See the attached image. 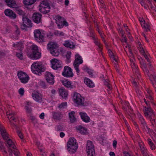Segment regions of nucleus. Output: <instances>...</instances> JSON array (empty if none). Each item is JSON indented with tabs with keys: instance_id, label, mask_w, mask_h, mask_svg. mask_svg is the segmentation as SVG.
<instances>
[{
	"instance_id": "51",
	"label": "nucleus",
	"mask_w": 156,
	"mask_h": 156,
	"mask_svg": "<svg viewBox=\"0 0 156 156\" xmlns=\"http://www.w3.org/2000/svg\"><path fill=\"white\" fill-rule=\"evenodd\" d=\"M22 45V43L21 42H17L16 44H14L13 46V47H16V46L17 47H21Z\"/></svg>"
},
{
	"instance_id": "32",
	"label": "nucleus",
	"mask_w": 156,
	"mask_h": 156,
	"mask_svg": "<svg viewBox=\"0 0 156 156\" xmlns=\"http://www.w3.org/2000/svg\"><path fill=\"white\" fill-rule=\"evenodd\" d=\"M75 114L74 111H72L69 113L70 121L71 123H73L76 121V119L74 115Z\"/></svg>"
},
{
	"instance_id": "62",
	"label": "nucleus",
	"mask_w": 156,
	"mask_h": 156,
	"mask_svg": "<svg viewBox=\"0 0 156 156\" xmlns=\"http://www.w3.org/2000/svg\"><path fill=\"white\" fill-rule=\"evenodd\" d=\"M94 42L96 45L98 46V47L99 48H101V46L100 45L99 43V42L98 41L96 40L94 41Z\"/></svg>"
},
{
	"instance_id": "37",
	"label": "nucleus",
	"mask_w": 156,
	"mask_h": 156,
	"mask_svg": "<svg viewBox=\"0 0 156 156\" xmlns=\"http://www.w3.org/2000/svg\"><path fill=\"white\" fill-rule=\"evenodd\" d=\"M83 69L84 70H86V71L89 75L90 76L92 77L93 76V73L94 72V70L90 69L87 67H84L83 68Z\"/></svg>"
},
{
	"instance_id": "60",
	"label": "nucleus",
	"mask_w": 156,
	"mask_h": 156,
	"mask_svg": "<svg viewBox=\"0 0 156 156\" xmlns=\"http://www.w3.org/2000/svg\"><path fill=\"white\" fill-rule=\"evenodd\" d=\"M139 21L140 22L141 24V23H144L145 22L143 18H141L140 17H139Z\"/></svg>"
},
{
	"instance_id": "33",
	"label": "nucleus",
	"mask_w": 156,
	"mask_h": 156,
	"mask_svg": "<svg viewBox=\"0 0 156 156\" xmlns=\"http://www.w3.org/2000/svg\"><path fill=\"white\" fill-rule=\"evenodd\" d=\"M9 154L10 155H12V153H13L15 156H19L20 152L15 147L14 149H12V150H9Z\"/></svg>"
},
{
	"instance_id": "36",
	"label": "nucleus",
	"mask_w": 156,
	"mask_h": 156,
	"mask_svg": "<svg viewBox=\"0 0 156 156\" xmlns=\"http://www.w3.org/2000/svg\"><path fill=\"white\" fill-rule=\"evenodd\" d=\"M51 53L53 56H58L59 55V52L58 48L51 50Z\"/></svg>"
},
{
	"instance_id": "13",
	"label": "nucleus",
	"mask_w": 156,
	"mask_h": 156,
	"mask_svg": "<svg viewBox=\"0 0 156 156\" xmlns=\"http://www.w3.org/2000/svg\"><path fill=\"white\" fill-rule=\"evenodd\" d=\"M7 116L9 120L11 125L15 126V124L12 121L16 122L18 120V119L15 116V113L13 112H6Z\"/></svg>"
},
{
	"instance_id": "9",
	"label": "nucleus",
	"mask_w": 156,
	"mask_h": 156,
	"mask_svg": "<svg viewBox=\"0 0 156 156\" xmlns=\"http://www.w3.org/2000/svg\"><path fill=\"white\" fill-rule=\"evenodd\" d=\"M17 76L21 82L23 83H27L29 80V77L25 73L20 71L18 72Z\"/></svg>"
},
{
	"instance_id": "26",
	"label": "nucleus",
	"mask_w": 156,
	"mask_h": 156,
	"mask_svg": "<svg viewBox=\"0 0 156 156\" xmlns=\"http://www.w3.org/2000/svg\"><path fill=\"white\" fill-rule=\"evenodd\" d=\"M50 51L51 50L58 48V47L56 42H49L47 45Z\"/></svg>"
},
{
	"instance_id": "52",
	"label": "nucleus",
	"mask_w": 156,
	"mask_h": 156,
	"mask_svg": "<svg viewBox=\"0 0 156 156\" xmlns=\"http://www.w3.org/2000/svg\"><path fill=\"white\" fill-rule=\"evenodd\" d=\"M64 130L63 127L61 125H58L57 127V130L58 131H62Z\"/></svg>"
},
{
	"instance_id": "35",
	"label": "nucleus",
	"mask_w": 156,
	"mask_h": 156,
	"mask_svg": "<svg viewBox=\"0 0 156 156\" xmlns=\"http://www.w3.org/2000/svg\"><path fill=\"white\" fill-rule=\"evenodd\" d=\"M138 59L139 61V63L140 64L141 68L143 69V67H146V66H147V65L145 63V60L141 57L138 58Z\"/></svg>"
},
{
	"instance_id": "4",
	"label": "nucleus",
	"mask_w": 156,
	"mask_h": 156,
	"mask_svg": "<svg viewBox=\"0 0 156 156\" xmlns=\"http://www.w3.org/2000/svg\"><path fill=\"white\" fill-rule=\"evenodd\" d=\"M39 10L43 13L46 14L50 11V7L47 0H43L40 2Z\"/></svg>"
},
{
	"instance_id": "6",
	"label": "nucleus",
	"mask_w": 156,
	"mask_h": 156,
	"mask_svg": "<svg viewBox=\"0 0 156 156\" xmlns=\"http://www.w3.org/2000/svg\"><path fill=\"white\" fill-rule=\"evenodd\" d=\"M55 23L59 28H62L64 26L67 27L69 26L66 20L59 15L55 16Z\"/></svg>"
},
{
	"instance_id": "15",
	"label": "nucleus",
	"mask_w": 156,
	"mask_h": 156,
	"mask_svg": "<svg viewBox=\"0 0 156 156\" xmlns=\"http://www.w3.org/2000/svg\"><path fill=\"white\" fill-rule=\"evenodd\" d=\"M54 76L50 73L47 72L45 75V78L48 83L52 85L54 83Z\"/></svg>"
},
{
	"instance_id": "14",
	"label": "nucleus",
	"mask_w": 156,
	"mask_h": 156,
	"mask_svg": "<svg viewBox=\"0 0 156 156\" xmlns=\"http://www.w3.org/2000/svg\"><path fill=\"white\" fill-rule=\"evenodd\" d=\"M34 99L36 101L41 103L42 101V98L41 95L37 91H34L32 95Z\"/></svg>"
},
{
	"instance_id": "59",
	"label": "nucleus",
	"mask_w": 156,
	"mask_h": 156,
	"mask_svg": "<svg viewBox=\"0 0 156 156\" xmlns=\"http://www.w3.org/2000/svg\"><path fill=\"white\" fill-rule=\"evenodd\" d=\"M117 144V141L115 140H114V141H113V147L115 148H116V147Z\"/></svg>"
},
{
	"instance_id": "58",
	"label": "nucleus",
	"mask_w": 156,
	"mask_h": 156,
	"mask_svg": "<svg viewBox=\"0 0 156 156\" xmlns=\"http://www.w3.org/2000/svg\"><path fill=\"white\" fill-rule=\"evenodd\" d=\"M143 55L144 56V57L147 60V62H149V61H150L149 58L148 57L147 55H146V53H144Z\"/></svg>"
},
{
	"instance_id": "40",
	"label": "nucleus",
	"mask_w": 156,
	"mask_h": 156,
	"mask_svg": "<svg viewBox=\"0 0 156 156\" xmlns=\"http://www.w3.org/2000/svg\"><path fill=\"white\" fill-rule=\"evenodd\" d=\"M138 48L142 54V55H143L144 53H146L143 46L141 45H139Z\"/></svg>"
},
{
	"instance_id": "55",
	"label": "nucleus",
	"mask_w": 156,
	"mask_h": 156,
	"mask_svg": "<svg viewBox=\"0 0 156 156\" xmlns=\"http://www.w3.org/2000/svg\"><path fill=\"white\" fill-rule=\"evenodd\" d=\"M140 3H141V5L142 6H144V8L145 9L147 8V6H148L147 5H146L144 2V1H142L141 2H140Z\"/></svg>"
},
{
	"instance_id": "23",
	"label": "nucleus",
	"mask_w": 156,
	"mask_h": 156,
	"mask_svg": "<svg viewBox=\"0 0 156 156\" xmlns=\"http://www.w3.org/2000/svg\"><path fill=\"white\" fill-rule=\"evenodd\" d=\"M7 140V144L8 145L7 146L9 150H12V149H14L16 147L14 144L12 142L11 140L10 139H8Z\"/></svg>"
},
{
	"instance_id": "44",
	"label": "nucleus",
	"mask_w": 156,
	"mask_h": 156,
	"mask_svg": "<svg viewBox=\"0 0 156 156\" xmlns=\"http://www.w3.org/2000/svg\"><path fill=\"white\" fill-rule=\"evenodd\" d=\"M25 108L27 112L29 114L31 113L32 110L30 106L26 105L25 106Z\"/></svg>"
},
{
	"instance_id": "53",
	"label": "nucleus",
	"mask_w": 156,
	"mask_h": 156,
	"mask_svg": "<svg viewBox=\"0 0 156 156\" xmlns=\"http://www.w3.org/2000/svg\"><path fill=\"white\" fill-rule=\"evenodd\" d=\"M131 65L132 69L136 68H137L138 67L136 65L135 63L133 62H131Z\"/></svg>"
},
{
	"instance_id": "56",
	"label": "nucleus",
	"mask_w": 156,
	"mask_h": 156,
	"mask_svg": "<svg viewBox=\"0 0 156 156\" xmlns=\"http://www.w3.org/2000/svg\"><path fill=\"white\" fill-rule=\"evenodd\" d=\"M133 72H135L137 74H139V69L138 68H136L133 69Z\"/></svg>"
},
{
	"instance_id": "22",
	"label": "nucleus",
	"mask_w": 156,
	"mask_h": 156,
	"mask_svg": "<svg viewBox=\"0 0 156 156\" xmlns=\"http://www.w3.org/2000/svg\"><path fill=\"white\" fill-rule=\"evenodd\" d=\"M80 115L82 120L86 122H89L90 121V119L89 116L87 115L86 113L80 112Z\"/></svg>"
},
{
	"instance_id": "17",
	"label": "nucleus",
	"mask_w": 156,
	"mask_h": 156,
	"mask_svg": "<svg viewBox=\"0 0 156 156\" xmlns=\"http://www.w3.org/2000/svg\"><path fill=\"white\" fill-rule=\"evenodd\" d=\"M5 14L12 19H15L16 17V14L10 9H6L4 12Z\"/></svg>"
},
{
	"instance_id": "64",
	"label": "nucleus",
	"mask_w": 156,
	"mask_h": 156,
	"mask_svg": "<svg viewBox=\"0 0 156 156\" xmlns=\"http://www.w3.org/2000/svg\"><path fill=\"white\" fill-rule=\"evenodd\" d=\"M125 154V156H131L130 154L128 152H126V151L124 152Z\"/></svg>"
},
{
	"instance_id": "5",
	"label": "nucleus",
	"mask_w": 156,
	"mask_h": 156,
	"mask_svg": "<svg viewBox=\"0 0 156 156\" xmlns=\"http://www.w3.org/2000/svg\"><path fill=\"white\" fill-rule=\"evenodd\" d=\"M73 99L74 102L78 105L83 106L87 105V103L84 102V99L79 93H75L73 95Z\"/></svg>"
},
{
	"instance_id": "21",
	"label": "nucleus",
	"mask_w": 156,
	"mask_h": 156,
	"mask_svg": "<svg viewBox=\"0 0 156 156\" xmlns=\"http://www.w3.org/2000/svg\"><path fill=\"white\" fill-rule=\"evenodd\" d=\"M139 145L140 148L141 152L144 156H148L147 153V149L144 147V144L143 142L139 143Z\"/></svg>"
},
{
	"instance_id": "42",
	"label": "nucleus",
	"mask_w": 156,
	"mask_h": 156,
	"mask_svg": "<svg viewBox=\"0 0 156 156\" xmlns=\"http://www.w3.org/2000/svg\"><path fill=\"white\" fill-rule=\"evenodd\" d=\"M67 105V103L66 102L62 103L61 104H59L58 106V108H63L64 107H66Z\"/></svg>"
},
{
	"instance_id": "57",
	"label": "nucleus",
	"mask_w": 156,
	"mask_h": 156,
	"mask_svg": "<svg viewBox=\"0 0 156 156\" xmlns=\"http://www.w3.org/2000/svg\"><path fill=\"white\" fill-rule=\"evenodd\" d=\"M17 133L20 139H22L23 138V135L20 131H17Z\"/></svg>"
},
{
	"instance_id": "30",
	"label": "nucleus",
	"mask_w": 156,
	"mask_h": 156,
	"mask_svg": "<svg viewBox=\"0 0 156 156\" xmlns=\"http://www.w3.org/2000/svg\"><path fill=\"white\" fill-rule=\"evenodd\" d=\"M59 94L62 98H65L68 95V92L65 89L61 88L59 90Z\"/></svg>"
},
{
	"instance_id": "31",
	"label": "nucleus",
	"mask_w": 156,
	"mask_h": 156,
	"mask_svg": "<svg viewBox=\"0 0 156 156\" xmlns=\"http://www.w3.org/2000/svg\"><path fill=\"white\" fill-rule=\"evenodd\" d=\"M63 45L66 47L71 48H75V45L73 44V43L69 41H65Z\"/></svg>"
},
{
	"instance_id": "38",
	"label": "nucleus",
	"mask_w": 156,
	"mask_h": 156,
	"mask_svg": "<svg viewBox=\"0 0 156 156\" xmlns=\"http://www.w3.org/2000/svg\"><path fill=\"white\" fill-rule=\"evenodd\" d=\"M16 10L17 11V13L18 14L22 16V18L25 16V13L22 10L20 9L19 8H16Z\"/></svg>"
},
{
	"instance_id": "49",
	"label": "nucleus",
	"mask_w": 156,
	"mask_h": 156,
	"mask_svg": "<svg viewBox=\"0 0 156 156\" xmlns=\"http://www.w3.org/2000/svg\"><path fill=\"white\" fill-rule=\"evenodd\" d=\"M16 56L20 60H22L23 59V55L22 54L17 53H16Z\"/></svg>"
},
{
	"instance_id": "43",
	"label": "nucleus",
	"mask_w": 156,
	"mask_h": 156,
	"mask_svg": "<svg viewBox=\"0 0 156 156\" xmlns=\"http://www.w3.org/2000/svg\"><path fill=\"white\" fill-rule=\"evenodd\" d=\"M141 25L142 27L144 28L145 29L150 30V26L147 24H145V23H141Z\"/></svg>"
},
{
	"instance_id": "46",
	"label": "nucleus",
	"mask_w": 156,
	"mask_h": 156,
	"mask_svg": "<svg viewBox=\"0 0 156 156\" xmlns=\"http://www.w3.org/2000/svg\"><path fill=\"white\" fill-rule=\"evenodd\" d=\"M143 71H144V73L146 75H147L148 76H149V71L147 69V66H146V67H143V68L142 69Z\"/></svg>"
},
{
	"instance_id": "41",
	"label": "nucleus",
	"mask_w": 156,
	"mask_h": 156,
	"mask_svg": "<svg viewBox=\"0 0 156 156\" xmlns=\"http://www.w3.org/2000/svg\"><path fill=\"white\" fill-rule=\"evenodd\" d=\"M27 25L26 23H23V24L21 26V28L22 30H26L28 27H30L29 26H27Z\"/></svg>"
},
{
	"instance_id": "12",
	"label": "nucleus",
	"mask_w": 156,
	"mask_h": 156,
	"mask_svg": "<svg viewBox=\"0 0 156 156\" xmlns=\"http://www.w3.org/2000/svg\"><path fill=\"white\" fill-rule=\"evenodd\" d=\"M62 74L65 77H72L73 76L72 69L68 66L64 67Z\"/></svg>"
},
{
	"instance_id": "48",
	"label": "nucleus",
	"mask_w": 156,
	"mask_h": 156,
	"mask_svg": "<svg viewBox=\"0 0 156 156\" xmlns=\"http://www.w3.org/2000/svg\"><path fill=\"white\" fill-rule=\"evenodd\" d=\"M71 54V53L70 52H69L67 53V54L66 55V57L67 59L68 60V62H70V61H69V60L70 59Z\"/></svg>"
},
{
	"instance_id": "24",
	"label": "nucleus",
	"mask_w": 156,
	"mask_h": 156,
	"mask_svg": "<svg viewBox=\"0 0 156 156\" xmlns=\"http://www.w3.org/2000/svg\"><path fill=\"white\" fill-rule=\"evenodd\" d=\"M84 82L85 84L89 87L92 88L95 86L93 82L88 78H85L84 80Z\"/></svg>"
},
{
	"instance_id": "54",
	"label": "nucleus",
	"mask_w": 156,
	"mask_h": 156,
	"mask_svg": "<svg viewBox=\"0 0 156 156\" xmlns=\"http://www.w3.org/2000/svg\"><path fill=\"white\" fill-rule=\"evenodd\" d=\"M24 90L23 88H21L19 90V93L21 95H23L24 94Z\"/></svg>"
},
{
	"instance_id": "2",
	"label": "nucleus",
	"mask_w": 156,
	"mask_h": 156,
	"mask_svg": "<svg viewBox=\"0 0 156 156\" xmlns=\"http://www.w3.org/2000/svg\"><path fill=\"white\" fill-rule=\"evenodd\" d=\"M31 70L34 73L40 75L41 72H44L45 68L40 62H34L31 66Z\"/></svg>"
},
{
	"instance_id": "10",
	"label": "nucleus",
	"mask_w": 156,
	"mask_h": 156,
	"mask_svg": "<svg viewBox=\"0 0 156 156\" xmlns=\"http://www.w3.org/2000/svg\"><path fill=\"white\" fill-rule=\"evenodd\" d=\"M75 56L76 59L74 61L73 65L76 72L79 73L80 71L78 67L80 64L82 63L83 60L79 54L76 55Z\"/></svg>"
},
{
	"instance_id": "50",
	"label": "nucleus",
	"mask_w": 156,
	"mask_h": 156,
	"mask_svg": "<svg viewBox=\"0 0 156 156\" xmlns=\"http://www.w3.org/2000/svg\"><path fill=\"white\" fill-rule=\"evenodd\" d=\"M118 31L119 33L121 35L122 37H125V35H124V32L122 29H119L118 30Z\"/></svg>"
},
{
	"instance_id": "1",
	"label": "nucleus",
	"mask_w": 156,
	"mask_h": 156,
	"mask_svg": "<svg viewBox=\"0 0 156 156\" xmlns=\"http://www.w3.org/2000/svg\"><path fill=\"white\" fill-rule=\"evenodd\" d=\"M67 145V150L71 154L75 152L78 147L76 140L73 137H71L69 139Z\"/></svg>"
},
{
	"instance_id": "61",
	"label": "nucleus",
	"mask_w": 156,
	"mask_h": 156,
	"mask_svg": "<svg viewBox=\"0 0 156 156\" xmlns=\"http://www.w3.org/2000/svg\"><path fill=\"white\" fill-rule=\"evenodd\" d=\"M44 113L43 112L42 113L39 115L40 118L42 119H43L44 118Z\"/></svg>"
},
{
	"instance_id": "16",
	"label": "nucleus",
	"mask_w": 156,
	"mask_h": 156,
	"mask_svg": "<svg viewBox=\"0 0 156 156\" xmlns=\"http://www.w3.org/2000/svg\"><path fill=\"white\" fill-rule=\"evenodd\" d=\"M41 15L39 13H34L32 18L34 21L37 23H39L41 22Z\"/></svg>"
},
{
	"instance_id": "19",
	"label": "nucleus",
	"mask_w": 156,
	"mask_h": 156,
	"mask_svg": "<svg viewBox=\"0 0 156 156\" xmlns=\"http://www.w3.org/2000/svg\"><path fill=\"white\" fill-rule=\"evenodd\" d=\"M53 118L54 119L59 120L61 119L63 116V114L62 112H52Z\"/></svg>"
},
{
	"instance_id": "63",
	"label": "nucleus",
	"mask_w": 156,
	"mask_h": 156,
	"mask_svg": "<svg viewBox=\"0 0 156 156\" xmlns=\"http://www.w3.org/2000/svg\"><path fill=\"white\" fill-rule=\"evenodd\" d=\"M149 146H150V148H151V149L152 150H153L155 149V146L153 144H151V145H149Z\"/></svg>"
},
{
	"instance_id": "29",
	"label": "nucleus",
	"mask_w": 156,
	"mask_h": 156,
	"mask_svg": "<svg viewBox=\"0 0 156 156\" xmlns=\"http://www.w3.org/2000/svg\"><path fill=\"white\" fill-rule=\"evenodd\" d=\"M22 20L23 23H26L27 25V26H29V27H32V23H31V21L27 17L25 16L22 18Z\"/></svg>"
},
{
	"instance_id": "20",
	"label": "nucleus",
	"mask_w": 156,
	"mask_h": 156,
	"mask_svg": "<svg viewBox=\"0 0 156 156\" xmlns=\"http://www.w3.org/2000/svg\"><path fill=\"white\" fill-rule=\"evenodd\" d=\"M7 4V5L12 8H16L17 6L15 1L14 0H3Z\"/></svg>"
},
{
	"instance_id": "3",
	"label": "nucleus",
	"mask_w": 156,
	"mask_h": 156,
	"mask_svg": "<svg viewBox=\"0 0 156 156\" xmlns=\"http://www.w3.org/2000/svg\"><path fill=\"white\" fill-rule=\"evenodd\" d=\"M32 52L28 54V56L33 59H37L39 58L41 56V53L39 51L38 47L35 45L32 46Z\"/></svg>"
},
{
	"instance_id": "27",
	"label": "nucleus",
	"mask_w": 156,
	"mask_h": 156,
	"mask_svg": "<svg viewBox=\"0 0 156 156\" xmlns=\"http://www.w3.org/2000/svg\"><path fill=\"white\" fill-rule=\"evenodd\" d=\"M139 122L144 127V128L146 127L147 128H148V127L147 126V124L144 118L141 115H140L139 117Z\"/></svg>"
},
{
	"instance_id": "45",
	"label": "nucleus",
	"mask_w": 156,
	"mask_h": 156,
	"mask_svg": "<svg viewBox=\"0 0 156 156\" xmlns=\"http://www.w3.org/2000/svg\"><path fill=\"white\" fill-rule=\"evenodd\" d=\"M147 118L149 119L151 122L155 119V116L154 114H153L150 115V116L147 117Z\"/></svg>"
},
{
	"instance_id": "7",
	"label": "nucleus",
	"mask_w": 156,
	"mask_h": 156,
	"mask_svg": "<svg viewBox=\"0 0 156 156\" xmlns=\"http://www.w3.org/2000/svg\"><path fill=\"white\" fill-rule=\"evenodd\" d=\"M86 147L88 156H95L94 145L91 141L88 140L87 141Z\"/></svg>"
},
{
	"instance_id": "47",
	"label": "nucleus",
	"mask_w": 156,
	"mask_h": 156,
	"mask_svg": "<svg viewBox=\"0 0 156 156\" xmlns=\"http://www.w3.org/2000/svg\"><path fill=\"white\" fill-rule=\"evenodd\" d=\"M14 27L16 29L15 33L16 35L19 34H20L19 29L16 25H14Z\"/></svg>"
},
{
	"instance_id": "11",
	"label": "nucleus",
	"mask_w": 156,
	"mask_h": 156,
	"mask_svg": "<svg viewBox=\"0 0 156 156\" xmlns=\"http://www.w3.org/2000/svg\"><path fill=\"white\" fill-rule=\"evenodd\" d=\"M52 68L54 69L60 70L62 67V63L57 59L53 58L51 60Z\"/></svg>"
},
{
	"instance_id": "34",
	"label": "nucleus",
	"mask_w": 156,
	"mask_h": 156,
	"mask_svg": "<svg viewBox=\"0 0 156 156\" xmlns=\"http://www.w3.org/2000/svg\"><path fill=\"white\" fill-rule=\"evenodd\" d=\"M63 84L66 87L68 88H73V86L71 85V83L69 81L66 80L62 82Z\"/></svg>"
},
{
	"instance_id": "25",
	"label": "nucleus",
	"mask_w": 156,
	"mask_h": 156,
	"mask_svg": "<svg viewBox=\"0 0 156 156\" xmlns=\"http://www.w3.org/2000/svg\"><path fill=\"white\" fill-rule=\"evenodd\" d=\"M76 128L78 132H79L82 134L86 135L87 133V129L81 126H76Z\"/></svg>"
},
{
	"instance_id": "28",
	"label": "nucleus",
	"mask_w": 156,
	"mask_h": 156,
	"mask_svg": "<svg viewBox=\"0 0 156 156\" xmlns=\"http://www.w3.org/2000/svg\"><path fill=\"white\" fill-rule=\"evenodd\" d=\"M0 130L2 136L4 140H7L9 138L8 134L6 132V130L0 128Z\"/></svg>"
},
{
	"instance_id": "8",
	"label": "nucleus",
	"mask_w": 156,
	"mask_h": 156,
	"mask_svg": "<svg viewBox=\"0 0 156 156\" xmlns=\"http://www.w3.org/2000/svg\"><path fill=\"white\" fill-rule=\"evenodd\" d=\"M34 33L35 39L37 42L40 43H42L45 42L44 36L39 29L34 30Z\"/></svg>"
},
{
	"instance_id": "18",
	"label": "nucleus",
	"mask_w": 156,
	"mask_h": 156,
	"mask_svg": "<svg viewBox=\"0 0 156 156\" xmlns=\"http://www.w3.org/2000/svg\"><path fill=\"white\" fill-rule=\"evenodd\" d=\"M144 114L145 116L147 117L150 116V115L154 113L153 110L150 107H145L144 110Z\"/></svg>"
},
{
	"instance_id": "39",
	"label": "nucleus",
	"mask_w": 156,
	"mask_h": 156,
	"mask_svg": "<svg viewBox=\"0 0 156 156\" xmlns=\"http://www.w3.org/2000/svg\"><path fill=\"white\" fill-rule=\"evenodd\" d=\"M39 85L43 88H46V85L45 82L42 80H40L39 83Z\"/></svg>"
}]
</instances>
